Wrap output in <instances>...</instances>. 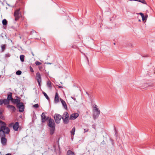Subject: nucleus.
Here are the masks:
<instances>
[{
    "instance_id": "09e8293b",
    "label": "nucleus",
    "mask_w": 155,
    "mask_h": 155,
    "mask_svg": "<svg viewBox=\"0 0 155 155\" xmlns=\"http://www.w3.org/2000/svg\"><path fill=\"white\" fill-rule=\"evenodd\" d=\"M87 61H88V59L87 57Z\"/></svg>"
},
{
    "instance_id": "aec40b11",
    "label": "nucleus",
    "mask_w": 155,
    "mask_h": 155,
    "mask_svg": "<svg viewBox=\"0 0 155 155\" xmlns=\"http://www.w3.org/2000/svg\"><path fill=\"white\" fill-rule=\"evenodd\" d=\"M69 117V114L67 112H65L62 115V117Z\"/></svg>"
},
{
    "instance_id": "9d476101",
    "label": "nucleus",
    "mask_w": 155,
    "mask_h": 155,
    "mask_svg": "<svg viewBox=\"0 0 155 155\" xmlns=\"http://www.w3.org/2000/svg\"><path fill=\"white\" fill-rule=\"evenodd\" d=\"M21 15V14L19 12V10L16 11L15 12L14 16L15 17V21H17L19 19Z\"/></svg>"
},
{
    "instance_id": "c756f323",
    "label": "nucleus",
    "mask_w": 155,
    "mask_h": 155,
    "mask_svg": "<svg viewBox=\"0 0 155 155\" xmlns=\"http://www.w3.org/2000/svg\"><path fill=\"white\" fill-rule=\"evenodd\" d=\"M33 107L35 108H37L39 107V105L38 104H37L33 106Z\"/></svg>"
},
{
    "instance_id": "473e14b6",
    "label": "nucleus",
    "mask_w": 155,
    "mask_h": 155,
    "mask_svg": "<svg viewBox=\"0 0 155 155\" xmlns=\"http://www.w3.org/2000/svg\"><path fill=\"white\" fill-rule=\"evenodd\" d=\"M34 32L36 33V31L34 30H32V31H31L30 34L31 35H32Z\"/></svg>"
},
{
    "instance_id": "c03bdc74",
    "label": "nucleus",
    "mask_w": 155,
    "mask_h": 155,
    "mask_svg": "<svg viewBox=\"0 0 155 155\" xmlns=\"http://www.w3.org/2000/svg\"><path fill=\"white\" fill-rule=\"evenodd\" d=\"M86 93L88 95V96H89V94L88 92H86Z\"/></svg>"
},
{
    "instance_id": "c85d7f7f",
    "label": "nucleus",
    "mask_w": 155,
    "mask_h": 155,
    "mask_svg": "<svg viewBox=\"0 0 155 155\" xmlns=\"http://www.w3.org/2000/svg\"><path fill=\"white\" fill-rule=\"evenodd\" d=\"M5 45H3L2 46L1 48H2V51H4L5 49Z\"/></svg>"
},
{
    "instance_id": "dca6fc26",
    "label": "nucleus",
    "mask_w": 155,
    "mask_h": 155,
    "mask_svg": "<svg viewBox=\"0 0 155 155\" xmlns=\"http://www.w3.org/2000/svg\"><path fill=\"white\" fill-rule=\"evenodd\" d=\"M7 99L9 101L12 100L13 98L12 97V93L11 92H9L7 94Z\"/></svg>"
},
{
    "instance_id": "de8ad7c7",
    "label": "nucleus",
    "mask_w": 155,
    "mask_h": 155,
    "mask_svg": "<svg viewBox=\"0 0 155 155\" xmlns=\"http://www.w3.org/2000/svg\"><path fill=\"white\" fill-rule=\"evenodd\" d=\"M7 4L9 6H10V5H9V4H8V3H7Z\"/></svg>"
},
{
    "instance_id": "ea45409f",
    "label": "nucleus",
    "mask_w": 155,
    "mask_h": 155,
    "mask_svg": "<svg viewBox=\"0 0 155 155\" xmlns=\"http://www.w3.org/2000/svg\"><path fill=\"white\" fill-rule=\"evenodd\" d=\"M58 87L59 88H63V87L61 86H59Z\"/></svg>"
},
{
    "instance_id": "b1692460",
    "label": "nucleus",
    "mask_w": 155,
    "mask_h": 155,
    "mask_svg": "<svg viewBox=\"0 0 155 155\" xmlns=\"http://www.w3.org/2000/svg\"><path fill=\"white\" fill-rule=\"evenodd\" d=\"M25 57V56L23 55H21L20 56V58L21 61L23 62L24 61V58Z\"/></svg>"
},
{
    "instance_id": "2eb2a0df",
    "label": "nucleus",
    "mask_w": 155,
    "mask_h": 155,
    "mask_svg": "<svg viewBox=\"0 0 155 155\" xmlns=\"http://www.w3.org/2000/svg\"><path fill=\"white\" fill-rule=\"evenodd\" d=\"M69 117H62L63 121L64 124H68L69 122Z\"/></svg>"
},
{
    "instance_id": "5701e85b",
    "label": "nucleus",
    "mask_w": 155,
    "mask_h": 155,
    "mask_svg": "<svg viewBox=\"0 0 155 155\" xmlns=\"http://www.w3.org/2000/svg\"><path fill=\"white\" fill-rule=\"evenodd\" d=\"M75 127H73L71 130V135H74V132H75Z\"/></svg>"
},
{
    "instance_id": "f3484780",
    "label": "nucleus",
    "mask_w": 155,
    "mask_h": 155,
    "mask_svg": "<svg viewBox=\"0 0 155 155\" xmlns=\"http://www.w3.org/2000/svg\"><path fill=\"white\" fill-rule=\"evenodd\" d=\"M54 101L56 103H57L59 102L58 94L57 92H56L55 93Z\"/></svg>"
},
{
    "instance_id": "37998d69",
    "label": "nucleus",
    "mask_w": 155,
    "mask_h": 155,
    "mask_svg": "<svg viewBox=\"0 0 155 155\" xmlns=\"http://www.w3.org/2000/svg\"><path fill=\"white\" fill-rule=\"evenodd\" d=\"M71 139L72 140H73V137L71 136Z\"/></svg>"
},
{
    "instance_id": "7ed1b4c3",
    "label": "nucleus",
    "mask_w": 155,
    "mask_h": 155,
    "mask_svg": "<svg viewBox=\"0 0 155 155\" xmlns=\"http://www.w3.org/2000/svg\"><path fill=\"white\" fill-rule=\"evenodd\" d=\"M94 111L93 114V117L94 119H95L98 117L100 113V110L97 107V105H95V107H94Z\"/></svg>"
},
{
    "instance_id": "72a5a7b5",
    "label": "nucleus",
    "mask_w": 155,
    "mask_h": 155,
    "mask_svg": "<svg viewBox=\"0 0 155 155\" xmlns=\"http://www.w3.org/2000/svg\"><path fill=\"white\" fill-rule=\"evenodd\" d=\"M13 123H11L10 124H9V127H11L12 126H13Z\"/></svg>"
},
{
    "instance_id": "cd10ccee",
    "label": "nucleus",
    "mask_w": 155,
    "mask_h": 155,
    "mask_svg": "<svg viewBox=\"0 0 155 155\" xmlns=\"http://www.w3.org/2000/svg\"><path fill=\"white\" fill-rule=\"evenodd\" d=\"M35 64L37 65H40L42 63L38 61H37L35 62Z\"/></svg>"
},
{
    "instance_id": "4be33fe9",
    "label": "nucleus",
    "mask_w": 155,
    "mask_h": 155,
    "mask_svg": "<svg viewBox=\"0 0 155 155\" xmlns=\"http://www.w3.org/2000/svg\"><path fill=\"white\" fill-rule=\"evenodd\" d=\"M67 154L68 155H74V153L71 150H68L67 152Z\"/></svg>"
},
{
    "instance_id": "6e6552de",
    "label": "nucleus",
    "mask_w": 155,
    "mask_h": 155,
    "mask_svg": "<svg viewBox=\"0 0 155 155\" xmlns=\"http://www.w3.org/2000/svg\"><path fill=\"white\" fill-rule=\"evenodd\" d=\"M10 101L7 99H0V105L3 104L4 105H9Z\"/></svg>"
},
{
    "instance_id": "864d4df0",
    "label": "nucleus",
    "mask_w": 155,
    "mask_h": 155,
    "mask_svg": "<svg viewBox=\"0 0 155 155\" xmlns=\"http://www.w3.org/2000/svg\"><path fill=\"white\" fill-rule=\"evenodd\" d=\"M32 54L33 55V56L34 55V54L33 53H32Z\"/></svg>"
},
{
    "instance_id": "49530a36",
    "label": "nucleus",
    "mask_w": 155,
    "mask_h": 155,
    "mask_svg": "<svg viewBox=\"0 0 155 155\" xmlns=\"http://www.w3.org/2000/svg\"><path fill=\"white\" fill-rule=\"evenodd\" d=\"M132 46V45L131 44H130V45H129V46L130 47H131Z\"/></svg>"
},
{
    "instance_id": "603ef678",
    "label": "nucleus",
    "mask_w": 155,
    "mask_h": 155,
    "mask_svg": "<svg viewBox=\"0 0 155 155\" xmlns=\"http://www.w3.org/2000/svg\"><path fill=\"white\" fill-rule=\"evenodd\" d=\"M110 21H111V18H110Z\"/></svg>"
},
{
    "instance_id": "7c9ffc66",
    "label": "nucleus",
    "mask_w": 155,
    "mask_h": 155,
    "mask_svg": "<svg viewBox=\"0 0 155 155\" xmlns=\"http://www.w3.org/2000/svg\"><path fill=\"white\" fill-rule=\"evenodd\" d=\"M29 69H30V71L31 72H34V71L33 69V68H32V67L31 66H29Z\"/></svg>"
},
{
    "instance_id": "2f4dec72",
    "label": "nucleus",
    "mask_w": 155,
    "mask_h": 155,
    "mask_svg": "<svg viewBox=\"0 0 155 155\" xmlns=\"http://www.w3.org/2000/svg\"><path fill=\"white\" fill-rule=\"evenodd\" d=\"M147 16H148L147 15L146 16H144V17L143 18H142L143 21H144L146 19H147Z\"/></svg>"
},
{
    "instance_id": "e433bc0d",
    "label": "nucleus",
    "mask_w": 155,
    "mask_h": 155,
    "mask_svg": "<svg viewBox=\"0 0 155 155\" xmlns=\"http://www.w3.org/2000/svg\"><path fill=\"white\" fill-rule=\"evenodd\" d=\"M15 97H16V99H19L20 100V99H21V98L20 97H18V96H16Z\"/></svg>"
},
{
    "instance_id": "423d86ee",
    "label": "nucleus",
    "mask_w": 155,
    "mask_h": 155,
    "mask_svg": "<svg viewBox=\"0 0 155 155\" xmlns=\"http://www.w3.org/2000/svg\"><path fill=\"white\" fill-rule=\"evenodd\" d=\"M35 78L38 83L39 86L40 87L41 84V74L39 72H38L36 74Z\"/></svg>"
},
{
    "instance_id": "79ce46f5",
    "label": "nucleus",
    "mask_w": 155,
    "mask_h": 155,
    "mask_svg": "<svg viewBox=\"0 0 155 155\" xmlns=\"http://www.w3.org/2000/svg\"><path fill=\"white\" fill-rule=\"evenodd\" d=\"M47 64H52V63H51L48 62V63H47Z\"/></svg>"
},
{
    "instance_id": "8fccbe9b",
    "label": "nucleus",
    "mask_w": 155,
    "mask_h": 155,
    "mask_svg": "<svg viewBox=\"0 0 155 155\" xmlns=\"http://www.w3.org/2000/svg\"><path fill=\"white\" fill-rule=\"evenodd\" d=\"M115 44H116L114 42V45H115Z\"/></svg>"
},
{
    "instance_id": "3c124183",
    "label": "nucleus",
    "mask_w": 155,
    "mask_h": 155,
    "mask_svg": "<svg viewBox=\"0 0 155 155\" xmlns=\"http://www.w3.org/2000/svg\"><path fill=\"white\" fill-rule=\"evenodd\" d=\"M139 21H141L139 19Z\"/></svg>"
},
{
    "instance_id": "4468645a",
    "label": "nucleus",
    "mask_w": 155,
    "mask_h": 155,
    "mask_svg": "<svg viewBox=\"0 0 155 155\" xmlns=\"http://www.w3.org/2000/svg\"><path fill=\"white\" fill-rule=\"evenodd\" d=\"M19 127V123L18 122H16L15 124L13 125V129L16 131H18Z\"/></svg>"
},
{
    "instance_id": "1a4fd4ad",
    "label": "nucleus",
    "mask_w": 155,
    "mask_h": 155,
    "mask_svg": "<svg viewBox=\"0 0 155 155\" xmlns=\"http://www.w3.org/2000/svg\"><path fill=\"white\" fill-rule=\"evenodd\" d=\"M41 122L42 123H44L48 119V117H47L45 115L44 113L43 112L42 113L41 115Z\"/></svg>"
},
{
    "instance_id": "f704fd0d",
    "label": "nucleus",
    "mask_w": 155,
    "mask_h": 155,
    "mask_svg": "<svg viewBox=\"0 0 155 155\" xmlns=\"http://www.w3.org/2000/svg\"><path fill=\"white\" fill-rule=\"evenodd\" d=\"M88 131V129H84V133Z\"/></svg>"
},
{
    "instance_id": "9b49d317",
    "label": "nucleus",
    "mask_w": 155,
    "mask_h": 155,
    "mask_svg": "<svg viewBox=\"0 0 155 155\" xmlns=\"http://www.w3.org/2000/svg\"><path fill=\"white\" fill-rule=\"evenodd\" d=\"M79 116V114L78 113L72 114L69 117V119L71 120H74L76 119Z\"/></svg>"
},
{
    "instance_id": "a18cd8bd",
    "label": "nucleus",
    "mask_w": 155,
    "mask_h": 155,
    "mask_svg": "<svg viewBox=\"0 0 155 155\" xmlns=\"http://www.w3.org/2000/svg\"><path fill=\"white\" fill-rule=\"evenodd\" d=\"M144 17V15H142V16H141V17L142 18H143Z\"/></svg>"
},
{
    "instance_id": "412c9836",
    "label": "nucleus",
    "mask_w": 155,
    "mask_h": 155,
    "mask_svg": "<svg viewBox=\"0 0 155 155\" xmlns=\"http://www.w3.org/2000/svg\"><path fill=\"white\" fill-rule=\"evenodd\" d=\"M8 21L6 19H4L2 21V23L3 25L6 26L7 25Z\"/></svg>"
},
{
    "instance_id": "393cba45",
    "label": "nucleus",
    "mask_w": 155,
    "mask_h": 155,
    "mask_svg": "<svg viewBox=\"0 0 155 155\" xmlns=\"http://www.w3.org/2000/svg\"><path fill=\"white\" fill-rule=\"evenodd\" d=\"M47 84L48 87L50 88H51V82L50 81H47Z\"/></svg>"
},
{
    "instance_id": "39448f33",
    "label": "nucleus",
    "mask_w": 155,
    "mask_h": 155,
    "mask_svg": "<svg viewBox=\"0 0 155 155\" xmlns=\"http://www.w3.org/2000/svg\"><path fill=\"white\" fill-rule=\"evenodd\" d=\"M16 107L18 108L19 112H22L24 111L25 106L22 102H20L19 104H17Z\"/></svg>"
},
{
    "instance_id": "4c0bfd02",
    "label": "nucleus",
    "mask_w": 155,
    "mask_h": 155,
    "mask_svg": "<svg viewBox=\"0 0 155 155\" xmlns=\"http://www.w3.org/2000/svg\"><path fill=\"white\" fill-rule=\"evenodd\" d=\"M139 14L141 16H142V15H143V14L141 12L140 13H139Z\"/></svg>"
},
{
    "instance_id": "a19ab883",
    "label": "nucleus",
    "mask_w": 155,
    "mask_h": 155,
    "mask_svg": "<svg viewBox=\"0 0 155 155\" xmlns=\"http://www.w3.org/2000/svg\"><path fill=\"white\" fill-rule=\"evenodd\" d=\"M5 155H12L11 154L8 153L6 154Z\"/></svg>"
},
{
    "instance_id": "c9c22d12",
    "label": "nucleus",
    "mask_w": 155,
    "mask_h": 155,
    "mask_svg": "<svg viewBox=\"0 0 155 155\" xmlns=\"http://www.w3.org/2000/svg\"><path fill=\"white\" fill-rule=\"evenodd\" d=\"M45 74L46 75H48L49 74V72H46V71L45 70Z\"/></svg>"
},
{
    "instance_id": "f257e3e1",
    "label": "nucleus",
    "mask_w": 155,
    "mask_h": 155,
    "mask_svg": "<svg viewBox=\"0 0 155 155\" xmlns=\"http://www.w3.org/2000/svg\"><path fill=\"white\" fill-rule=\"evenodd\" d=\"M6 125V124L4 122H2V124L0 125V134L3 135L9 134L10 129Z\"/></svg>"
},
{
    "instance_id": "a211bd4d",
    "label": "nucleus",
    "mask_w": 155,
    "mask_h": 155,
    "mask_svg": "<svg viewBox=\"0 0 155 155\" xmlns=\"http://www.w3.org/2000/svg\"><path fill=\"white\" fill-rule=\"evenodd\" d=\"M60 100L64 108L65 109H67V106L65 101L61 98H60Z\"/></svg>"
},
{
    "instance_id": "58836bf2",
    "label": "nucleus",
    "mask_w": 155,
    "mask_h": 155,
    "mask_svg": "<svg viewBox=\"0 0 155 155\" xmlns=\"http://www.w3.org/2000/svg\"><path fill=\"white\" fill-rule=\"evenodd\" d=\"M2 122H4L0 120V125L2 124Z\"/></svg>"
},
{
    "instance_id": "20e7f679",
    "label": "nucleus",
    "mask_w": 155,
    "mask_h": 155,
    "mask_svg": "<svg viewBox=\"0 0 155 155\" xmlns=\"http://www.w3.org/2000/svg\"><path fill=\"white\" fill-rule=\"evenodd\" d=\"M5 134H0V137H1V143L3 145H6L7 144V140L5 138Z\"/></svg>"
},
{
    "instance_id": "6ab92c4d",
    "label": "nucleus",
    "mask_w": 155,
    "mask_h": 155,
    "mask_svg": "<svg viewBox=\"0 0 155 155\" xmlns=\"http://www.w3.org/2000/svg\"><path fill=\"white\" fill-rule=\"evenodd\" d=\"M0 118L2 120H5V117L2 114V112L1 110H0Z\"/></svg>"
},
{
    "instance_id": "f8f14e48",
    "label": "nucleus",
    "mask_w": 155,
    "mask_h": 155,
    "mask_svg": "<svg viewBox=\"0 0 155 155\" xmlns=\"http://www.w3.org/2000/svg\"><path fill=\"white\" fill-rule=\"evenodd\" d=\"M6 107L8 110H11L12 112H15L16 110L15 107L12 105H8L6 106Z\"/></svg>"
},
{
    "instance_id": "0eeeda50",
    "label": "nucleus",
    "mask_w": 155,
    "mask_h": 155,
    "mask_svg": "<svg viewBox=\"0 0 155 155\" xmlns=\"http://www.w3.org/2000/svg\"><path fill=\"white\" fill-rule=\"evenodd\" d=\"M54 117L55 122L58 124L60 123V120L62 118L61 116L58 114H56L54 115Z\"/></svg>"
},
{
    "instance_id": "f03ea898",
    "label": "nucleus",
    "mask_w": 155,
    "mask_h": 155,
    "mask_svg": "<svg viewBox=\"0 0 155 155\" xmlns=\"http://www.w3.org/2000/svg\"><path fill=\"white\" fill-rule=\"evenodd\" d=\"M48 125L51 128L50 133L51 135H52L54 134L55 129V124L54 120L51 118L49 119Z\"/></svg>"
},
{
    "instance_id": "ddd939ff",
    "label": "nucleus",
    "mask_w": 155,
    "mask_h": 155,
    "mask_svg": "<svg viewBox=\"0 0 155 155\" xmlns=\"http://www.w3.org/2000/svg\"><path fill=\"white\" fill-rule=\"evenodd\" d=\"M11 101L13 104H16V105L19 104V103L21 102L20 100L19 99H15L13 98L12 100Z\"/></svg>"
},
{
    "instance_id": "a878e982",
    "label": "nucleus",
    "mask_w": 155,
    "mask_h": 155,
    "mask_svg": "<svg viewBox=\"0 0 155 155\" xmlns=\"http://www.w3.org/2000/svg\"><path fill=\"white\" fill-rule=\"evenodd\" d=\"M42 93L44 95V96L45 97V98H46V99L48 100H49V97L48 96L47 94L44 92L43 91Z\"/></svg>"
},
{
    "instance_id": "bb28decb",
    "label": "nucleus",
    "mask_w": 155,
    "mask_h": 155,
    "mask_svg": "<svg viewBox=\"0 0 155 155\" xmlns=\"http://www.w3.org/2000/svg\"><path fill=\"white\" fill-rule=\"evenodd\" d=\"M16 74L17 75H20L21 74V71L18 70L16 72Z\"/></svg>"
}]
</instances>
